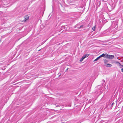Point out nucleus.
Returning a JSON list of instances; mask_svg holds the SVG:
<instances>
[{
    "label": "nucleus",
    "instance_id": "nucleus-1",
    "mask_svg": "<svg viewBox=\"0 0 123 123\" xmlns=\"http://www.w3.org/2000/svg\"><path fill=\"white\" fill-rule=\"evenodd\" d=\"M106 56V58L109 59H112L114 58V56L113 55H109L107 54Z\"/></svg>",
    "mask_w": 123,
    "mask_h": 123
},
{
    "label": "nucleus",
    "instance_id": "nucleus-2",
    "mask_svg": "<svg viewBox=\"0 0 123 123\" xmlns=\"http://www.w3.org/2000/svg\"><path fill=\"white\" fill-rule=\"evenodd\" d=\"M106 54H104L103 53L101 55H100L99 56L100 57V58H101V57H104L105 58H106Z\"/></svg>",
    "mask_w": 123,
    "mask_h": 123
},
{
    "label": "nucleus",
    "instance_id": "nucleus-3",
    "mask_svg": "<svg viewBox=\"0 0 123 123\" xmlns=\"http://www.w3.org/2000/svg\"><path fill=\"white\" fill-rule=\"evenodd\" d=\"M116 63L117 64V65L118 66H119L120 68H122L121 67V65L120 63L119 62H116Z\"/></svg>",
    "mask_w": 123,
    "mask_h": 123
},
{
    "label": "nucleus",
    "instance_id": "nucleus-4",
    "mask_svg": "<svg viewBox=\"0 0 123 123\" xmlns=\"http://www.w3.org/2000/svg\"><path fill=\"white\" fill-rule=\"evenodd\" d=\"M89 55V54H86L84 55H83L82 57L84 58L85 59L86 57H87Z\"/></svg>",
    "mask_w": 123,
    "mask_h": 123
},
{
    "label": "nucleus",
    "instance_id": "nucleus-5",
    "mask_svg": "<svg viewBox=\"0 0 123 123\" xmlns=\"http://www.w3.org/2000/svg\"><path fill=\"white\" fill-rule=\"evenodd\" d=\"M105 66L106 67H110L112 66V65L110 64H106Z\"/></svg>",
    "mask_w": 123,
    "mask_h": 123
},
{
    "label": "nucleus",
    "instance_id": "nucleus-6",
    "mask_svg": "<svg viewBox=\"0 0 123 123\" xmlns=\"http://www.w3.org/2000/svg\"><path fill=\"white\" fill-rule=\"evenodd\" d=\"M104 62L105 65H106L107 64V63L108 62V61L106 59L104 60Z\"/></svg>",
    "mask_w": 123,
    "mask_h": 123
},
{
    "label": "nucleus",
    "instance_id": "nucleus-7",
    "mask_svg": "<svg viewBox=\"0 0 123 123\" xmlns=\"http://www.w3.org/2000/svg\"><path fill=\"white\" fill-rule=\"evenodd\" d=\"M29 18V17L27 16H25V21Z\"/></svg>",
    "mask_w": 123,
    "mask_h": 123
},
{
    "label": "nucleus",
    "instance_id": "nucleus-8",
    "mask_svg": "<svg viewBox=\"0 0 123 123\" xmlns=\"http://www.w3.org/2000/svg\"><path fill=\"white\" fill-rule=\"evenodd\" d=\"M100 58V57L99 56L98 57H97L96 59H95L94 60V62H95V61H97Z\"/></svg>",
    "mask_w": 123,
    "mask_h": 123
},
{
    "label": "nucleus",
    "instance_id": "nucleus-9",
    "mask_svg": "<svg viewBox=\"0 0 123 123\" xmlns=\"http://www.w3.org/2000/svg\"><path fill=\"white\" fill-rule=\"evenodd\" d=\"M95 26L93 27L92 28V29L93 31H95Z\"/></svg>",
    "mask_w": 123,
    "mask_h": 123
},
{
    "label": "nucleus",
    "instance_id": "nucleus-10",
    "mask_svg": "<svg viewBox=\"0 0 123 123\" xmlns=\"http://www.w3.org/2000/svg\"><path fill=\"white\" fill-rule=\"evenodd\" d=\"M84 59L82 57V58L80 59V62H82V61H83V60Z\"/></svg>",
    "mask_w": 123,
    "mask_h": 123
},
{
    "label": "nucleus",
    "instance_id": "nucleus-11",
    "mask_svg": "<svg viewBox=\"0 0 123 123\" xmlns=\"http://www.w3.org/2000/svg\"><path fill=\"white\" fill-rule=\"evenodd\" d=\"M83 27V25H81L80 27H78V28H79V29H80L81 28H82Z\"/></svg>",
    "mask_w": 123,
    "mask_h": 123
},
{
    "label": "nucleus",
    "instance_id": "nucleus-12",
    "mask_svg": "<svg viewBox=\"0 0 123 123\" xmlns=\"http://www.w3.org/2000/svg\"><path fill=\"white\" fill-rule=\"evenodd\" d=\"M121 71L122 72H123V68H122L121 69Z\"/></svg>",
    "mask_w": 123,
    "mask_h": 123
},
{
    "label": "nucleus",
    "instance_id": "nucleus-13",
    "mask_svg": "<svg viewBox=\"0 0 123 123\" xmlns=\"http://www.w3.org/2000/svg\"><path fill=\"white\" fill-rule=\"evenodd\" d=\"M64 27V26H62V27H61L62 28H63Z\"/></svg>",
    "mask_w": 123,
    "mask_h": 123
},
{
    "label": "nucleus",
    "instance_id": "nucleus-14",
    "mask_svg": "<svg viewBox=\"0 0 123 123\" xmlns=\"http://www.w3.org/2000/svg\"><path fill=\"white\" fill-rule=\"evenodd\" d=\"M121 67H122H122H123V65H121Z\"/></svg>",
    "mask_w": 123,
    "mask_h": 123
},
{
    "label": "nucleus",
    "instance_id": "nucleus-15",
    "mask_svg": "<svg viewBox=\"0 0 123 123\" xmlns=\"http://www.w3.org/2000/svg\"><path fill=\"white\" fill-rule=\"evenodd\" d=\"M68 68L66 70H68Z\"/></svg>",
    "mask_w": 123,
    "mask_h": 123
}]
</instances>
